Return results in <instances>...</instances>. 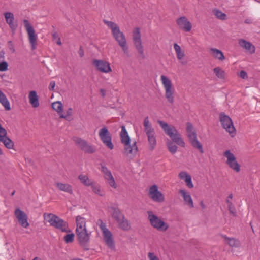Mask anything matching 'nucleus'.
I'll return each instance as SVG.
<instances>
[{
	"instance_id": "18",
	"label": "nucleus",
	"mask_w": 260,
	"mask_h": 260,
	"mask_svg": "<svg viewBox=\"0 0 260 260\" xmlns=\"http://www.w3.org/2000/svg\"><path fill=\"white\" fill-rule=\"evenodd\" d=\"M7 131L0 124V142H3L7 148L12 149L14 142L7 136Z\"/></svg>"
},
{
	"instance_id": "3",
	"label": "nucleus",
	"mask_w": 260,
	"mask_h": 260,
	"mask_svg": "<svg viewBox=\"0 0 260 260\" xmlns=\"http://www.w3.org/2000/svg\"><path fill=\"white\" fill-rule=\"evenodd\" d=\"M157 123L165 133L170 137L173 142L181 147H185V143L181 138V135L174 126L169 125L166 122L160 120H158Z\"/></svg>"
},
{
	"instance_id": "46",
	"label": "nucleus",
	"mask_w": 260,
	"mask_h": 260,
	"mask_svg": "<svg viewBox=\"0 0 260 260\" xmlns=\"http://www.w3.org/2000/svg\"><path fill=\"white\" fill-rule=\"evenodd\" d=\"M72 108H69L67 111V114L64 115L62 113L59 114L60 118H64L66 120H69V117L72 115Z\"/></svg>"
},
{
	"instance_id": "50",
	"label": "nucleus",
	"mask_w": 260,
	"mask_h": 260,
	"mask_svg": "<svg viewBox=\"0 0 260 260\" xmlns=\"http://www.w3.org/2000/svg\"><path fill=\"white\" fill-rule=\"evenodd\" d=\"M148 257L149 260H159L154 253L152 252H149L148 254Z\"/></svg>"
},
{
	"instance_id": "29",
	"label": "nucleus",
	"mask_w": 260,
	"mask_h": 260,
	"mask_svg": "<svg viewBox=\"0 0 260 260\" xmlns=\"http://www.w3.org/2000/svg\"><path fill=\"white\" fill-rule=\"evenodd\" d=\"M143 125L146 135L155 133L154 129L152 128V125L149 121L148 117H146L144 119Z\"/></svg>"
},
{
	"instance_id": "58",
	"label": "nucleus",
	"mask_w": 260,
	"mask_h": 260,
	"mask_svg": "<svg viewBox=\"0 0 260 260\" xmlns=\"http://www.w3.org/2000/svg\"><path fill=\"white\" fill-rule=\"evenodd\" d=\"M250 226H251V229L252 230L253 232L254 233V229H253V225H252V222H250Z\"/></svg>"
},
{
	"instance_id": "21",
	"label": "nucleus",
	"mask_w": 260,
	"mask_h": 260,
	"mask_svg": "<svg viewBox=\"0 0 260 260\" xmlns=\"http://www.w3.org/2000/svg\"><path fill=\"white\" fill-rule=\"evenodd\" d=\"M238 43L240 47L246 49L250 54L255 52V47L250 42L241 39L239 40Z\"/></svg>"
},
{
	"instance_id": "53",
	"label": "nucleus",
	"mask_w": 260,
	"mask_h": 260,
	"mask_svg": "<svg viewBox=\"0 0 260 260\" xmlns=\"http://www.w3.org/2000/svg\"><path fill=\"white\" fill-rule=\"evenodd\" d=\"M52 36L53 39L54 40L58 39V38L59 37L58 35L57 32L56 31H55V30L52 31Z\"/></svg>"
},
{
	"instance_id": "24",
	"label": "nucleus",
	"mask_w": 260,
	"mask_h": 260,
	"mask_svg": "<svg viewBox=\"0 0 260 260\" xmlns=\"http://www.w3.org/2000/svg\"><path fill=\"white\" fill-rule=\"evenodd\" d=\"M29 103L34 108H37L39 106V96L36 91H31L29 93Z\"/></svg>"
},
{
	"instance_id": "38",
	"label": "nucleus",
	"mask_w": 260,
	"mask_h": 260,
	"mask_svg": "<svg viewBox=\"0 0 260 260\" xmlns=\"http://www.w3.org/2000/svg\"><path fill=\"white\" fill-rule=\"evenodd\" d=\"M52 108L55 110L59 115L62 113L63 110V106L61 102L57 101L52 104Z\"/></svg>"
},
{
	"instance_id": "10",
	"label": "nucleus",
	"mask_w": 260,
	"mask_h": 260,
	"mask_svg": "<svg viewBox=\"0 0 260 260\" xmlns=\"http://www.w3.org/2000/svg\"><path fill=\"white\" fill-rule=\"evenodd\" d=\"M219 117L222 127L233 136V134L235 135L236 133V129L231 118L223 112L220 113Z\"/></svg>"
},
{
	"instance_id": "9",
	"label": "nucleus",
	"mask_w": 260,
	"mask_h": 260,
	"mask_svg": "<svg viewBox=\"0 0 260 260\" xmlns=\"http://www.w3.org/2000/svg\"><path fill=\"white\" fill-rule=\"evenodd\" d=\"M147 213L148 219L152 226L160 231H166L168 229L169 225L152 211H148Z\"/></svg>"
},
{
	"instance_id": "15",
	"label": "nucleus",
	"mask_w": 260,
	"mask_h": 260,
	"mask_svg": "<svg viewBox=\"0 0 260 260\" xmlns=\"http://www.w3.org/2000/svg\"><path fill=\"white\" fill-rule=\"evenodd\" d=\"M73 140L76 145L85 153L92 154L95 152V149L89 145L84 140L79 137H75Z\"/></svg>"
},
{
	"instance_id": "36",
	"label": "nucleus",
	"mask_w": 260,
	"mask_h": 260,
	"mask_svg": "<svg viewBox=\"0 0 260 260\" xmlns=\"http://www.w3.org/2000/svg\"><path fill=\"white\" fill-rule=\"evenodd\" d=\"M117 223L118 227L124 231H127L130 229V225L128 221L124 217V219L120 220V222H118Z\"/></svg>"
},
{
	"instance_id": "47",
	"label": "nucleus",
	"mask_w": 260,
	"mask_h": 260,
	"mask_svg": "<svg viewBox=\"0 0 260 260\" xmlns=\"http://www.w3.org/2000/svg\"><path fill=\"white\" fill-rule=\"evenodd\" d=\"M8 69V63L4 61L0 63V71H6Z\"/></svg>"
},
{
	"instance_id": "35",
	"label": "nucleus",
	"mask_w": 260,
	"mask_h": 260,
	"mask_svg": "<svg viewBox=\"0 0 260 260\" xmlns=\"http://www.w3.org/2000/svg\"><path fill=\"white\" fill-rule=\"evenodd\" d=\"M214 73L216 76L219 79H225L226 73L220 67H217L213 69Z\"/></svg>"
},
{
	"instance_id": "48",
	"label": "nucleus",
	"mask_w": 260,
	"mask_h": 260,
	"mask_svg": "<svg viewBox=\"0 0 260 260\" xmlns=\"http://www.w3.org/2000/svg\"><path fill=\"white\" fill-rule=\"evenodd\" d=\"M8 47L12 53L15 52V49L12 41H9L8 42Z\"/></svg>"
},
{
	"instance_id": "23",
	"label": "nucleus",
	"mask_w": 260,
	"mask_h": 260,
	"mask_svg": "<svg viewBox=\"0 0 260 260\" xmlns=\"http://www.w3.org/2000/svg\"><path fill=\"white\" fill-rule=\"evenodd\" d=\"M179 177L182 179L184 180L186 186L189 188H192L193 187V184L191 181V176L187 174L186 172L182 171L179 174Z\"/></svg>"
},
{
	"instance_id": "8",
	"label": "nucleus",
	"mask_w": 260,
	"mask_h": 260,
	"mask_svg": "<svg viewBox=\"0 0 260 260\" xmlns=\"http://www.w3.org/2000/svg\"><path fill=\"white\" fill-rule=\"evenodd\" d=\"M76 234L80 245L84 250H88L89 249V242L90 233H87L86 228H84V229L76 230Z\"/></svg>"
},
{
	"instance_id": "28",
	"label": "nucleus",
	"mask_w": 260,
	"mask_h": 260,
	"mask_svg": "<svg viewBox=\"0 0 260 260\" xmlns=\"http://www.w3.org/2000/svg\"><path fill=\"white\" fill-rule=\"evenodd\" d=\"M111 210H112V217L117 221V222L119 221L120 222V220L124 219V216L121 213L118 208L112 207Z\"/></svg>"
},
{
	"instance_id": "7",
	"label": "nucleus",
	"mask_w": 260,
	"mask_h": 260,
	"mask_svg": "<svg viewBox=\"0 0 260 260\" xmlns=\"http://www.w3.org/2000/svg\"><path fill=\"white\" fill-rule=\"evenodd\" d=\"M186 132L190 143L192 147L199 150L201 153H204L202 144L197 140L196 133L193 130V126L190 122L186 124Z\"/></svg>"
},
{
	"instance_id": "55",
	"label": "nucleus",
	"mask_w": 260,
	"mask_h": 260,
	"mask_svg": "<svg viewBox=\"0 0 260 260\" xmlns=\"http://www.w3.org/2000/svg\"><path fill=\"white\" fill-rule=\"evenodd\" d=\"M57 39V40L56 41L57 44L58 45H61L62 44V43H61V42L60 38L59 37Z\"/></svg>"
},
{
	"instance_id": "51",
	"label": "nucleus",
	"mask_w": 260,
	"mask_h": 260,
	"mask_svg": "<svg viewBox=\"0 0 260 260\" xmlns=\"http://www.w3.org/2000/svg\"><path fill=\"white\" fill-rule=\"evenodd\" d=\"M55 86V82L54 81H52L50 83L48 88H49V90H50V91H54Z\"/></svg>"
},
{
	"instance_id": "60",
	"label": "nucleus",
	"mask_w": 260,
	"mask_h": 260,
	"mask_svg": "<svg viewBox=\"0 0 260 260\" xmlns=\"http://www.w3.org/2000/svg\"><path fill=\"white\" fill-rule=\"evenodd\" d=\"M15 190H14V191L12 192V193H11V196H14V194H15Z\"/></svg>"
},
{
	"instance_id": "20",
	"label": "nucleus",
	"mask_w": 260,
	"mask_h": 260,
	"mask_svg": "<svg viewBox=\"0 0 260 260\" xmlns=\"http://www.w3.org/2000/svg\"><path fill=\"white\" fill-rule=\"evenodd\" d=\"M176 23L180 29L186 32H189L191 29V24L185 16L180 17L178 18L176 20Z\"/></svg>"
},
{
	"instance_id": "19",
	"label": "nucleus",
	"mask_w": 260,
	"mask_h": 260,
	"mask_svg": "<svg viewBox=\"0 0 260 260\" xmlns=\"http://www.w3.org/2000/svg\"><path fill=\"white\" fill-rule=\"evenodd\" d=\"M15 215L22 227L27 228L29 226V224L27 221L28 218L24 212L18 208L15 211Z\"/></svg>"
},
{
	"instance_id": "33",
	"label": "nucleus",
	"mask_w": 260,
	"mask_h": 260,
	"mask_svg": "<svg viewBox=\"0 0 260 260\" xmlns=\"http://www.w3.org/2000/svg\"><path fill=\"white\" fill-rule=\"evenodd\" d=\"M78 178L80 180V182L86 186H90L91 185H92V183L93 182L89 179L87 175H85L80 174Z\"/></svg>"
},
{
	"instance_id": "6",
	"label": "nucleus",
	"mask_w": 260,
	"mask_h": 260,
	"mask_svg": "<svg viewBox=\"0 0 260 260\" xmlns=\"http://www.w3.org/2000/svg\"><path fill=\"white\" fill-rule=\"evenodd\" d=\"M160 79L165 90V97L168 102L173 104L174 102L175 89L173 87L171 80L165 75H161Z\"/></svg>"
},
{
	"instance_id": "43",
	"label": "nucleus",
	"mask_w": 260,
	"mask_h": 260,
	"mask_svg": "<svg viewBox=\"0 0 260 260\" xmlns=\"http://www.w3.org/2000/svg\"><path fill=\"white\" fill-rule=\"evenodd\" d=\"M75 235L74 233L67 234L64 237V240L66 243H70L73 242Z\"/></svg>"
},
{
	"instance_id": "13",
	"label": "nucleus",
	"mask_w": 260,
	"mask_h": 260,
	"mask_svg": "<svg viewBox=\"0 0 260 260\" xmlns=\"http://www.w3.org/2000/svg\"><path fill=\"white\" fill-rule=\"evenodd\" d=\"M133 40L135 46L138 50V52L142 55V58H144V49L142 44L141 33L139 28L136 27L134 29Z\"/></svg>"
},
{
	"instance_id": "42",
	"label": "nucleus",
	"mask_w": 260,
	"mask_h": 260,
	"mask_svg": "<svg viewBox=\"0 0 260 260\" xmlns=\"http://www.w3.org/2000/svg\"><path fill=\"white\" fill-rule=\"evenodd\" d=\"M101 171L104 174L105 179L112 176L111 171L105 166H101Z\"/></svg>"
},
{
	"instance_id": "4",
	"label": "nucleus",
	"mask_w": 260,
	"mask_h": 260,
	"mask_svg": "<svg viewBox=\"0 0 260 260\" xmlns=\"http://www.w3.org/2000/svg\"><path fill=\"white\" fill-rule=\"evenodd\" d=\"M47 216V221L50 225L61 231L62 232H70L68 223L59 217L52 213H44V217Z\"/></svg>"
},
{
	"instance_id": "2",
	"label": "nucleus",
	"mask_w": 260,
	"mask_h": 260,
	"mask_svg": "<svg viewBox=\"0 0 260 260\" xmlns=\"http://www.w3.org/2000/svg\"><path fill=\"white\" fill-rule=\"evenodd\" d=\"M121 131L120 132V136L121 142L124 144L123 154L131 158H134L136 155L138 151V147L136 145V142H134L132 145L130 144L131 139L128 134L125 127L122 125Z\"/></svg>"
},
{
	"instance_id": "39",
	"label": "nucleus",
	"mask_w": 260,
	"mask_h": 260,
	"mask_svg": "<svg viewBox=\"0 0 260 260\" xmlns=\"http://www.w3.org/2000/svg\"><path fill=\"white\" fill-rule=\"evenodd\" d=\"M213 13L216 17L217 18L220 20H225L226 19V14L225 13H222L220 10L218 9L213 10Z\"/></svg>"
},
{
	"instance_id": "37",
	"label": "nucleus",
	"mask_w": 260,
	"mask_h": 260,
	"mask_svg": "<svg viewBox=\"0 0 260 260\" xmlns=\"http://www.w3.org/2000/svg\"><path fill=\"white\" fill-rule=\"evenodd\" d=\"M174 48L178 59L181 60L185 56L184 52L181 50L180 46L177 43L174 44Z\"/></svg>"
},
{
	"instance_id": "12",
	"label": "nucleus",
	"mask_w": 260,
	"mask_h": 260,
	"mask_svg": "<svg viewBox=\"0 0 260 260\" xmlns=\"http://www.w3.org/2000/svg\"><path fill=\"white\" fill-rule=\"evenodd\" d=\"M24 26L28 35L29 42L31 46V49L35 50L36 48L37 36L33 27L27 20L23 21Z\"/></svg>"
},
{
	"instance_id": "59",
	"label": "nucleus",
	"mask_w": 260,
	"mask_h": 260,
	"mask_svg": "<svg viewBox=\"0 0 260 260\" xmlns=\"http://www.w3.org/2000/svg\"><path fill=\"white\" fill-rule=\"evenodd\" d=\"M33 260H40V259L38 257H35Z\"/></svg>"
},
{
	"instance_id": "16",
	"label": "nucleus",
	"mask_w": 260,
	"mask_h": 260,
	"mask_svg": "<svg viewBox=\"0 0 260 260\" xmlns=\"http://www.w3.org/2000/svg\"><path fill=\"white\" fill-rule=\"evenodd\" d=\"M148 194L155 202L162 203L165 201L164 196L158 190L156 185H153L150 187Z\"/></svg>"
},
{
	"instance_id": "5",
	"label": "nucleus",
	"mask_w": 260,
	"mask_h": 260,
	"mask_svg": "<svg viewBox=\"0 0 260 260\" xmlns=\"http://www.w3.org/2000/svg\"><path fill=\"white\" fill-rule=\"evenodd\" d=\"M96 224L100 227L102 232L103 238L106 244L111 250H115V246L112 233L107 228L106 224L102 219H99L96 222Z\"/></svg>"
},
{
	"instance_id": "34",
	"label": "nucleus",
	"mask_w": 260,
	"mask_h": 260,
	"mask_svg": "<svg viewBox=\"0 0 260 260\" xmlns=\"http://www.w3.org/2000/svg\"><path fill=\"white\" fill-rule=\"evenodd\" d=\"M76 220L77 224L76 230H81L84 229V228H86V221L84 218H83L80 216H78L76 217Z\"/></svg>"
},
{
	"instance_id": "14",
	"label": "nucleus",
	"mask_w": 260,
	"mask_h": 260,
	"mask_svg": "<svg viewBox=\"0 0 260 260\" xmlns=\"http://www.w3.org/2000/svg\"><path fill=\"white\" fill-rule=\"evenodd\" d=\"M224 156L227 158L226 164L232 170L236 172L240 170V166L236 160L235 155L230 150H226L224 153Z\"/></svg>"
},
{
	"instance_id": "54",
	"label": "nucleus",
	"mask_w": 260,
	"mask_h": 260,
	"mask_svg": "<svg viewBox=\"0 0 260 260\" xmlns=\"http://www.w3.org/2000/svg\"><path fill=\"white\" fill-rule=\"evenodd\" d=\"M100 93H101V95L102 96L103 98H104L106 95V91L105 89H101L100 90Z\"/></svg>"
},
{
	"instance_id": "40",
	"label": "nucleus",
	"mask_w": 260,
	"mask_h": 260,
	"mask_svg": "<svg viewBox=\"0 0 260 260\" xmlns=\"http://www.w3.org/2000/svg\"><path fill=\"white\" fill-rule=\"evenodd\" d=\"M90 186L91 187L92 191L96 194H98L100 196H104L103 191L101 190L100 186L98 185H96L94 182L92 183V185Z\"/></svg>"
},
{
	"instance_id": "1",
	"label": "nucleus",
	"mask_w": 260,
	"mask_h": 260,
	"mask_svg": "<svg viewBox=\"0 0 260 260\" xmlns=\"http://www.w3.org/2000/svg\"><path fill=\"white\" fill-rule=\"evenodd\" d=\"M103 22L111 30L113 38L117 42L124 53L127 54L128 53V47L127 45L125 36L120 31L118 25L112 21L104 20Z\"/></svg>"
},
{
	"instance_id": "57",
	"label": "nucleus",
	"mask_w": 260,
	"mask_h": 260,
	"mask_svg": "<svg viewBox=\"0 0 260 260\" xmlns=\"http://www.w3.org/2000/svg\"><path fill=\"white\" fill-rule=\"evenodd\" d=\"M232 198H233L232 194H230L229 195L227 199H229V200H230V199H232Z\"/></svg>"
},
{
	"instance_id": "31",
	"label": "nucleus",
	"mask_w": 260,
	"mask_h": 260,
	"mask_svg": "<svg viewBox=\"0 0 260 260\" xmlns=\"http://www.w3.org/2000/svg\"><path fill=\"white\" fill-rule=\"evenodd\" d=\"M149 145V149L152 151L154 149L156 145V140L155 133L147 135Z\"/></svg>"
},
{
	"instance_id": "45",
	"label": "nucleus",
	"mask_w": 260,
	"mask_h": 260,
	"mask_svg": "<svg viewBox=\"0 0 260 260\" xmlns=\"http://www.w3.org/2000/svg\"><path fill=\"white\" fill-rule=\"evenodd\" d=\"M106 180L108 181V183L110 186L115 189L117 188V186L113 176L107 178Z\"/></svg>"
},
{
	"instance_id": "17",
	"label": "nucleus",
	"mask_w": 260,
	"mask_h": 260,
	"mask_svg": "<svg viewBox=\"0 0 260 260\" xmlns=\"http://www.w3.org/2000/svg\"><path fill=\"white\" fill-rule=\"evenodd\" d=\"M92 64L101 72L107 73L112 71L110 64L105 60L94 59Z\"/></svg>"
},
{
	"instance_id": "49",
	"label": "nucleus",
	"mask_w": 260,
	"mask_h": 260,
	"mask_svg": "<svg viewBox=\"0 0 260 260\" xmlns=\"http://www.w3.org/2000/svg\"><path fill=\"white\" fill-rule=\"evenodd\" d=\"M238 76L243 79H247L248 78L247 74L246 72L244 70L241 71L238 74Z\"/></svg>"
},
{
	"instance_id": "11",
	"label": "nucleus",
	"mask_w": 260,
	"mask_h": 260,
	"mask_svg": "<svg viewBox=\"0 0 260 260\" xmlns=\"http://www.w3.org/2000/svg\"><path fill=\"white\" fill-rule=\"evenodd\" d=\"M99 137L104 145L110 150H112L114 145L112 142V137L108 128L104 126L101 128L99 133Z\"/></svg>"
},
{
	"instance_id": "27",
	"label": "nucleus",
	"mask_w": 260,
	"mask_h": 260,
	"mask_svg": "<svg viewBox=\"0 0 260 260\" xmlns=\"http://www.w3.org/2000/svg\"><path fill=\"white\" fill-rule=\"evenodd\" d=\"M221 236L228 242L230 246L232 247H238L240 246V242L238 240L234 238H229L224 235H221Z\"/></svg>"
},
{
	"instance_id": "41",
	"label": "nucleus",
	"mask_w": 260,
	"mask_h": 260,
	"mask_svg": "<svg viewBox=\"0 0 260 260\" xmlns=\"http://www.w3.org/2000/svg\"><path fill=\"white\" fill-rule=\"evenodd\" d=\"M167 147L169 151L173 154H175L177 150V146L173 144V142L169 141L167 142Z\"/></svg>"
},
{
	"instance_id": "56",
	"label": "nucleus",
	"mask_w": 260,
	"mask_h": 260,
	"mask_svg": "<svg viewBox=\"0 0 260 260\" xmlns=\"http://www.w3.org/2000/svg\"><path fill=\"white\" fill-rule=\"evenodd\" d=\"M200 205H201L202 208L203 209L206 208V206L205 205V204H204V203L203 201H201L200 202Z\"/></svg>"
},
{
	"instance_id": "25",
	"label": "nucleus",
	"mask_w": 260,
	"mask_h": 260,
	"mask_svg": "<svg viewBox=\"0 0 260 260\" xmlns=\"http://www.w3.org/2000/svg\"><path fill=\"white\" fill-rule=\"evenodd\" d=\"M56 186L60 191L68 193L70 194H73V193L72 186L69 184L57 182Z\"/></svg>"
},
{
	"instance_id": "32",
	"label": "nucleus",
	"mask_w": 260,
	"mask_h": 260,
	"mask_svg": "<svg viewBox=\"0 0 260 260\" xmlns=\"http://www.w3.org/2000/svg\"><path fill=\"white\" fill-rule=\"evenodd\" d=\"M210 51L212 52L213 57L219 60H223L225 59L223 53L221 51L216 48H211Z\"/></svg>"
},
{
	"instance_id": "22",
	"label": "nucleus",
	"mask_w": 260,
	"mask_h": 260,
	"mask_svg": "<svg viewBox=\"0 0 260 260\" xmlns=\"http://www.w3.org/2000/svg\"><path fill=\"white\" fill-rule=\"evenodd\" d=\"M4 16L7 23L13 30H15L17 27V25L13 23L14 20L13 14L11 12H6L4 13Z\"/></svg>"
},
{
	"instance_id": "52",
	"label": "nucleus",
	"mask_w": 260,
	"mask_h": 260,
	"mask_svg": "<svg viewBox=\"0 0 260 260\" xmlns=\"http://www.w3.org/2000/svg\"><path fill=\"white\" fill-rule=\"evenodd\" d=\"M78 53L81 57H82L84 55V51L82 46H80L78 51Z\"/></svg>"
},
{
	"instance_id": "26",
	"label": "nucleus",
	"mask_w": 260,
	"mask_h": 260,
	"mask_svg": "<svg viewBox=\"0 0 260 260\" xmlns=\"http://www.w3.org/2000/svg\"><path fill=\"white\" fill-rule=\"evenodd\" d=\"M179 193L183 197L186 204L190 208H193V203L191 196L186 192L184 190H180Z\"/></svg>"
},
{
	"instance_id": "44",
	"label": "nucleus",
	"mask_w": 260,
	"mask_h": 260,
	"mask_svg": "<svg viewBox=\"0 0 260 260\" xmlns=\"http://www.w3.org/2000/svg\"><path fill=\"white\" fill-rule=\"evenodd\" d=\"M226 202L228 204V208L230 212L234 216H236V210L232 202L229 199H226Z\"/></svg>"
},
{
	"instance_id": "30",
	"label": "nucleus",
	"mask_w": 260,
	"mask_h": 260,
	"mask_svg": "<svg viewBox=\"0 0 260 260\" xmlns=\"http://www.w3.org/2000/svg\"><path fill=\"white\" fill-rule=\"evenodd\" d=\"M0 103L5 107L6 110L11 109L10 103L6 95L0 90Z\"/></svg>"
}]
</instances>
